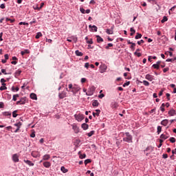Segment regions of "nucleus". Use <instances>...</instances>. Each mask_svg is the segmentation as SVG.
I'll return each instance as SVG.
<instances>
[{
    "label": "nucleus",
    "instance_id": "obj_1",
    "mask_svg": "<svg viewBox=\"0 0 176 176\" xmlns=\"http://www.w3.org/2000/svg\"><path fill=\"white\" fill-rule=\"evenodd\" d=\"M123 141H125V142H133V136L130 135V133L126 132L123 138Z\"/></svg>",
    "mask_w": 176,
    "mask_h": 176
},
{
    "label": "nucleus",
    "instance_id": "obj_2",
    "mask_svg": "<svg viewBox=\"0 0 176 176\" xmlns=\"http://www.w3.org/2000/svg\"><path fill=\"white\" fill-rule=\"evenodd\" d=\"M67 91H72V93L76 94L79 90H80V87L78 85H74L72 90H68V88H66Z\"/></svg>",
    "mask_w": 176,
    "mask_h": 176
},
{
    "label": "nucleus",
    "instance_id": "obj_3",
    "mask_svg": "<svg viewBox=\"0 0 176 176\" xmlns=\"http://www.w3.org/2000/svg\"><path fill=\"white\" fill-rule=\"evenodd\" d=\"M94 91H96V88L94 87H91L88 89L87 92H86V95L93 96V94H94Z\"/></svg>",
    "mask_w": 176,
    "mask_h": 176
},
{
    "label": "nucleus",
    "instance_id": "obj_4",
    "mask_svg": "<svg viewBox=\"0 0 176 176\" xmlns=\"http://www.w3.org/2000/svg\"><path fill=\"white\" fill-rule=\"evenodd\" d=\"M74 118L78 122H82L85 119V116L83 114H76L74 115Z\"/></svg>",
    "mask_w": 176,
    "mask_h": 176
},
{
    "label": "nucleus",
    "instance_id": "obj_5",
    "mask_svg": "<svg viewBox=\"0 0 176 176\" xmlns=\"http://www.w3.org/2000/svg\"><path fill=\"white\" fill-rule=\"evenodd\" d=\"M19 157H20V155H19V154H17V153L14 154L12 155V161L14 163H19Z\"/></svg>",
    "mask_w": 176,
    "mask_h": 176
},
{
    "label": "nucleus",
    "instance_id": "obj_6",
    "mask_svg": "<svg viewBox=\"0 0 176 176\" xmlns=\"http://www.w3.org/2000/svg\"><path fill=\"white\" fill-rule=\"evenodd\" d=\"M58 97L60 100H63V98H65V97H67V92L63 91L59 93Z\"/></svg>",
    "mask_w": 176,
    "mask_h": 176
},
{
    "label": "nucleus",
    "instance_id": "obj_7",
    "mask_svg": "<svg viewBox=\"0 0 176 176\" xmlns=\"http://www.w3.org/2000/svg\"><path fill=\"white\" fill-rule=\"evenodd\" d=\"M155 76H153V75L151 74H146L145 76V79H146L147 80H149V82H152V80H153L155 78Z\"/></svg>",
    "mask_w": 176,
    "mask_h": 176
},
{
    "label": "nucleus",
    "instance_id": "obj_8",
    "mask_svg": "<svg viewBox=\"0 0 176 176\" xmlns=\"http://www.w3.org/2000/svg\"><path fill=\"white\" fill-rule=\"evenodd\" d=\"M32 156L33 157H39V156H41V154L38 151H32Z\"/></svg>",
    "mask_w": 176,
    "mask_h": 176
},
{
    "label": "nucleus",
    "instance_id": "obj_9",
    "mask_svg": "<svg viewBox=\"0 0 176 176\" xmlns=\"http://www.w3.org/2000/svg\"><path fill=\"white\" fill-rule=\"evenodd\" d=\"M168 114L169 115V116H175L176 111L175 109H172L168 111Z\"/></svg>",
    "mask_w": 176,
    "mask_h": 176
},
{
    "label": "nucleus",
    "instance_id": "obj_10",
    "mask_svg": "<svg viewBox=\"0 0 176 176\" xmlns=\"http://www.w3.org/2000/svg\"><path fill=\"white\" fill-rule=\"evenodd\" d=\"M107 68L108 67L105 65L100 66V74H103V72H105Z\"/></svg>",
    "mask_w": 176,
    "mask_h": 176
},
{
    "label": "nucleus",
    "instance_id": "obj_11",
    "mask_svg": "<svg viewBox=\"0 0 176 176\" xmlns=\"http://www.w3.org/2000/svg\"><path fill=\"white\" fill-rule=\"evenodd\" d=\"M72 129L76 133V134H78V133H79V127H78V126L73 124Z\"/></svg>",
    "mask_w": 176,
    "mask_h": 176
},
{
    "label": "nucleus",
    "instance_id": "obj_12",
    "mask_svg": "<svg viewBox=\"0 0 176 176\" xmlns=\"http://www.w3.org/2000/svg\"><path fill=\"white\" fill-rule=\"evenodd\" d=\"M153 146H149L145 149V152H149V153H151V152H153Z\"/></svg>",
    "mask_w": 176,
    "mask_h": 176
},
{
    "label": "nucleus",
    "instance_id": "obj_13",
    "mask_svg": "<svg viewBox=\"0 0 176 176\" xmlns=\"http://www.w3.org/2000/svg\"><path fill=\"white\" fill-rule=\"evenodd\" d=\"M101 112V110L100 109H96V112H93V116L94 118H96V116H100V113Z\"/></svg>",
    "mask_w": 176,
    "mask_h": 176
},
{
    "label": "nucleus",
    "instance_id": "obj_14",
    "mask_svg": "<svg viewBox=\"0 0 176 176\" xmlns=\"http://www.w3.org/2000/svg\"><path fill=\"white\" fill-rule=\"evenodd\" d=\"M106 32L108 35H112L113 34V27H111V29L106 30Z\"/></svg>",
    "mask_w": 176,
    "mask_h": 176
},
{
    "label": "nucleus",
    "instance_id": "obj_15",
    "mask_svg": "<svg viewBox=\"0 0 176 176\" xmlns=\"http://www.w3.org/2000/svg\"><path fill=\"white\" fill-rule=\"evenodd\" d=\"M43 165L44 166V167H45L46 168H49V167H50V166H52V164L49 162H44L43 163Z\"/></svg>",
    "mask_w": 176,
    "mask_h": 176
},
{
    "label": "nucleus",
    "instance_id": "obj_16",
    "mask_svg": "<svg viewBox=\"0 0 176 176\" xmlns=\"http://www.w3.org/2000/svg\"><path fill=\"white\" fill-rule=\"evenodd\" d=\"M96 41L98 43H101V42H104V39L98 35H96Z\"/></svg>",
    "mask_w": 176,
    "mask_h": 176
},
{
    "label": "nucleus",
    "instance_id": "obj_17",
    "mask_svg": "<svg viewBox=\"0 0 176 176\" xmlns=\"http://www.w3.org/2000/svg\"><path fill=\"white\" fill-rule=\"evenodd\" d=\"M1 87H0L1 91H3V90H7L8 87H6V83H2Z\"/></svg>",
    "mask_w": 176,
    "mask_h": 176
},
{
    "label": "nucleus",
    "instance_id": "obj_18",
    "mask_svg": "<svg viewBox=\"0 0 176 176\" xmlns=\"http://www.w3.org/2000/svg\"><path fill=\"white\" fill-rule=\"evenodd\" d=\"M161 124H162V126H167V124H168V120H167V119L163 120L161 122Z\"/></svg>",
    "mask_w": 176,
    "mask_h": 176
},
{
    "label": "nucleus",
    "instance_id": "obj_19",
    "mask_svg": "<svg viewBox=\"0 0 176 176\" xmlns=\"http://www.w3.org/2000/svg\"><path fill=\"white\" fill-rule=\"evenodd\" d=\"M98 105H100V103L98 102V100H94L92 102V106L93 107H98Z\"/></svg>",
    "mask_w": 176,
    "mask_h": 176
},
{
    "label": "nucleus",
    "instance_id": "obj_20",
    "mask_svg": "<svg viewBox=\"0 0 176 176\" xmlns=\"http://www.w3.org/2000/svg\"><path fill=\"white\" fill-rule=\"evenodd\" d=\"M81 127L83 129V130H87L89 129V124L83 123L82 124Z\"/></svg>",
    "mask_w": 176,
    "mask_h": 176
},
{
    "label": "nucleus",
    "instance_id": "obj_21",
    "mask_svg": "<svg viewBox=\"0 0 176 176\" xmlns=\"http://www.w3.org/2000/svg\"><path fill=\"white\" fill-rule=\"evenodd\" d=\"M24 163H26L28 166H34V163L30 160H23Z\"/></svg>",
    "mask_w": 176,
    "mask_h": 176
},
{
    "label": "nucleus",
    "instance_id": "obj_22",
    "mask_svg": "<svg viewBox=\"0 0 176 176\" xmlns=\"http://www.w3.org/2000/svg\"><path fill=\"white\" fill-rule=\"evenodd\" d=\"M111 108H113V109L116 108L117 107H118V102H112L111 104Z\"/></svg>",
    "mask_w": 176,
    "mask_h": 176
},
{
    "label": "nucleus",
    "instance_id": "obj_23",
    "mask_svg": "<svg viewBox=\"0 0 176 176\" xmlns=\"http://www.w3.org/2000/svg\"><path fill=\"white\" fill-rule=\"evenodd\" d=\"M30 98H32V100H38V98L36 97V94L34 93L30 94Z\"/></svg>",
    "mask_w": 176,
    "mask_h": 176
},
{
    "label": "nucleus",
    "instance_id": "obj_24",
    "mask_svg": "<svg viewBox=\"0 0 176 176\" xmlns=\"http://www.w3.org/2000/svg\"><path fill=\"white\" fill-rule=\"evenodd\" d=\"M49 159H50V155L46 154L43 157V160H49Z\"/></svg>",
    "mask_w": 176,
    "mask_h": 176
},
{
    "label": "nucleus",
    "instance_id": "obj_25",
    "mask_svg": "<svg viewBox=\"0 0 176 176\" xmlns=\"http://www.w3.org/2000/svg\"><path fill=\"white\" fill-rule=\"evenodd\" d=\"M80 159H85L86 157V155L82 154L80 151L78 152Z\"/></svg>",
    "mask_w": 176,
    "mask_h": 176
},
{
    "label": "nucleus",
    "instance_id": "obj_26",
    "mask_svg": "<svg viewBox=\"0 0 176 176\" xmlns=\"http://www.w3.org/2000/svg\"><path fill=\"white\" fill-rule=\"evenodd\" d=\"M2 114L3 116H12V113L9 111L3 112Z\"/></svg>",
    "mask_w": 176,
    "mask_h": 176
},
{
    "label": "nucleus",
    "instance_id": "obj_27",
    "mask_svg": "<svg viewBox=\"0 0 176 176\" xmlns=\"http://www.w3.org/2000/svg\"><path fill=\"white\" fill-rule=\"evenodd\" d=\"M30 51L28 50H25L24 51L21 52V56H24V54H28Z\"/></svg>",
    "mask_w": 176,
    "mask_h": 176
},
{
    "label": "nucleus",
    "instance_id": "obj_28",
    "mask_svg": "<svg viewBox=\"0 0 176 176\" xmlns=\"http://www.w3.org/2000/svg\"><path fill=\"white\" fill-rule=\"evenodd\" d=\"M130 31H131V36H133V35H134V34H135V30H134V28H130Z\"/></svg>",
    "mask_w": 176,
    "mask_h": 176
},
{
    "label": "nucleus",
    "instance_id": "obj_29",
    "mask_svg": "<svg viewBox=\"0 0 176 176\" xmlns=\"http://www.w3.org/2000/svg\"><path fill=\"white\" fill-rule=\"evenodd\" d=\"M22 123L21 122H19L18 123H16L14 124V126H16V127H17V129H20L22 126Z\"/></svg>",
    "mask_w": 176,
    "mask_h": 176
},
{
    "label": "nucleus",
    "instance_id": "obj_30",
    "mask_svg": "<svg viewBox=\"0 0 176 176\" xmlns=\"http://www.w3.org/2000/svg\"><path fill=\"white\" fill-rule=\"evenodd\" d=\"M19 97H20L19 94L13 95V98H12L13 101H17V98H19Z\"/></svg>",
    "mask_w": 176,
    "mask_h": 176
},
{
    "label": "nucleus",
    "instance_id": "obj_31",
    "mask_svg": "<svg viewBox=\"0 0 176 176\" xmlns=\"http://www.w3.org/2000/svg\"><path fill=\"white\" fill-rule=\"evenodd\" d=\"M95 133V131H91L89 133H87V135H88L89 137H91L92 135H94Z\"/></svg>",
    "mask_w": 176,
    "mask_h": 176
},
{
    "label": "nucleus",
    "instance_id": "obj_32",
    "mask_svg": "<svg viewBox=\"0 0 176 176\" xmlns=\"http://www.w3.org/2000/svg\"><path fill=\"white\" fill-rule=\"evenodd\" d=\"M168 137H170V136L164 135V134H162L160 135V138H162V140H167V138H168Z\"/></svg>",
    "mask_w": 176,
    "mask_h": 176
},
{
    "label": "nucleus",
    "instance_id": "obj_33",
    "mask_svg": "<svg viewBox=\"0 0 176 176\" xmlns=\"http://www.w3.org/2000/svg\"><path fill=\"white\" fill-rule=\"evenodd\" d=\"M141 38H142V34H140V33H137V35L135 36V39H141Z\"/></svg>",
    "mask_w": 176,
    "mask_h": 176
},
{
    "label": "nucleus",
    "instance_id": "obj_34",
    "mask_svg": "<svg viewBox=\"0 0 176 176\" xmlns=\"http://www.w3.org/2000/svg\"><path fill=\"white\" fill-rule=\"evenodd\" d=\"M60 170L63 171L64 173H68V169L65 168V166H62V167L60 168Z\"/></svg>",
    "mask_w": 176,
    "mask_h": 176
},
{
    "label": "nucleus",
    "instance_id": "obj_35",
    "mask_svg": "<svg viewBox=\"0 0 176 176\" xmlns=\"http://www.w3.org/2000/svg\"><path fill=\"white\" fill-rule=\"evenodd\" d=\"M75 53H76V54L77 56H83V54H82L81 52H80L79 50H76V51L75 52Z\"/></svg>",
    "mask_w": 176,
    "mask_h": 176
},
{
    "label": "nucleus",
    "instance_id": "obj_36",
    "mask_svg": "<svg viewBox=\"0 0 176 176\" xmlns=\"http://www.w3.org/2000/svg\"><path fill=\"white\" fill-rule=\"evenodd\" d=\"M164 107H166V104L163 103L160 107V110L162 111V112H164Z\"/></svg>",
    "mask_w": 176,
    "mask_h": 176
},
{
    "label": "nucleus",
    "instance_id": "obj_37",
    "mask_svg": "<svg viewBox=\"0 0 176 176\" xmlns=\"http://www.w3.org/2000/svg\"><path fill=\"white\" fill-rule=\"evenodd\" d=\"M42 36V33L41 32H38L35 36L36 39H39L40 37Z\"/></svg>",
    "mask_w": 176,
    "mask_h": 176
},
{
    "label": "nucleus",
    "instance_id": "obj_38",
    "mask_svg": "<svg viewBox=\"0 0 176 176\" xmlns=\"http://www.w3.org/2000/svg\"><path fill=\"white\" fill-rule=\"evenodd\" d=\"M84 163L85 166H87V164H89V163H91V160L90 159L85 160Z\"/></svg>",
    "mask_w": 176,
    "mask_h": 176
},
{
    "label": "nucleus",
    "instance_id": "obj_39",
    "mask_svg": "<svg viewBox=\"0 0 176 176\" xmlns=\"http://www.w3.org/2000/svg\"><path fill=\"white\" fill-rule=\"evenodd\" d=\"M167 20H168V19L167 18V16H164L162 19V20L161 21V23H166V21H167Z\"/></svg>",
    "mask_w": 176,
    "mask_h": 176
},
{
    "label": "nucleus",
    "instance_id": "obj_40",
    "mask_svg": "<svg viewBox=\"0 0 176 176\" xmlns=\"http://www.w3.org/2000/svg\"><path fill=\"white\" fill-rule=\"evenodd\" d=\"M141 83H143L144 86H149V82L146 80H143V82H141Z\"/></svg>",
    "mask_w": 176,
    "mask_h": 176
},
{
    "label": "nucleus",
    "instance_id": "obj_41",
    "mask_svg": "<svg viewBox=\"0 0 176 176\" xmlns=\"http://www.w3.org/2000/svg\"><path fill=\"white\" fill-rule=\"evenodd\" d=\"M113 46V44L112 43H109L107 45V46L105 47V49H107V50H109V47H112Z\"/></svg>",
    "mask_w": 176,
    "mask_h": 176
},
{
    "label": "nucleus",
    "instance_id": "obj_42",
    "mask_svg": "<svg viewBox=\"0 0 176 176\" xmlns=\"http://www.w3.org/2000/svg\"><path fill=\"white\" fill-rule=\"evenodd\" d=\"M15 74H16V76H20V75L21 74V70H20V69L16 70Z\"/></svg>",
    "mask_w": 176,
    "mask_h": 176
},
{
    "label": "nucleus",
    "instance_id": "obj_43",
    "mask_svg": "<svg viewBox=\"0 0 176 176\" xmlns=\"http://www.w3.org/2000/svg\"><path fill=\"white\" fill-rule=\"evenodd\" d=\"M12 117L17 118V111L16 110H15L12 112Z\"/></svg>",
    "mask_w": 176,
    "mask_h": 176
},
{
    "label": "nucleus",
    "instance_id": "obj_44",
    "mask_svg": "<svg viewBox=\"0 0 176 176\" xmlns=\"http://www.w3.org/2000/svg\"><path fill=\"white\" fill-rule=\"evenodd\" d=\"M157 134H160V133H162V126H157Z\"/></svg>",
    "mask_w": 176,
    "mask_h": 176
},
{
    "label": "nucleus",
    "instance_id": "obj_45",
    "mask_svg": "<svg viewBox=\"0 0 176 176\" xmlns=\"http://www.w3.org/2000/svg\"><path fill=\"white\" fill-rule=\"evenodd\" d=\"M153 68H155V69H159L160 68V66H159V65L153 64Z\"/></svg>",
    "mask_w": 176,
    "mask_h": 176
},
{
    "label": "nucleus",
    "instance_id": "obj_46",
    "mask_svg": "<svg viewBox=\"0 0 176 176\" xmlns=\"http://www.w3.org/2000/svg\"><path fill=\"white\" fill-rule=\"evenodd\" d=\"M134 55L138 56V57H141V56H142L141 53L137 52H134Z\"/></svg>",
    "mask_w": 176,
    "mask_h": 176
},
{
    "label": "nucleus",
    "instance_id": "obj_47",
    "mask_svg": "<svg viewBox=\"0 0 176 176\" xmlns=\"http://www.w3.org/2000/svg\"><path fill=\"white\" fill-rule=\"evenodd\" d=\"M169 141H170V142H172V144H174V142H175V138H170L169 139Z\"/></svg>",
    "mask_w": 176,
    "mask_h": 176
},
{
    "label": "nucleus",
    "instance_id": "obj_48",
    "mask_svg": "<svg viewBox=\"0 0 176 176\" xmlns=\"http://www.w3.org/2000/svg\"><path fill=\"white\" fill-rule=\"evenodd\" d=\"M80 12H81L82 14H85V13H86V10H85L83 8H80Z\"/></svg>",
    "mask_w": 176,
    "mask_h": 176
},
{
    "label": "nucleus",
    "instance_id": "obj_49",
    "mask_svg": "<svg viewBox=\"0 0 176 176\" xmlns=\"http://www.w3.org/2000/svg\"><path fill=\"white\" fill-rule=\"evenodd\" d=\"M1 72H2V74H3L4 75H9V74L6 73V69H1Z\"/></svg>",
    "mask_w": 176,
    "mask_h": 176
},
{
    "label": "nucleus",
    "instance_id": "obj_50",
    "mask_svg": "<svg viewBox=\"0 0 176 176\" xmlns=\"http://www.w3.org/2000/svg\"><path fill=\"white\" fill-rule=\"evenodd\" d=\"M129 85H130V81L124 82L122 86L123 87H126V86H129Z\"/></svg>",
    "mask_w": 176,
    "mask_h": 176
},
{
    "label": "nucleus",
    "instance_id": "obj_51",
    "mask_svg": "<svg viewBox=\"0 0 176 176\" xmlns=\"http://www.w3.org/2000/svg\"><path fill=\"white\" fill-rule=\"evenodd\" d=\"M87 43H89V45H93V39L91 38L90 40L87 41Z\"/></svg>",
    "mask_w": 176,
    "mask_h": 176
},
{
    "label": "nucleus",
    "instance_id": "obj_52",
    "mask_svg": "<svg viewBox=\"0 0 176 176\" xmlns=\"http://www.w3.org/2000/svg\"><path fill=\"white\" fill-rule=\"evenodd\" d=\"M20 101L21 105H24V104H25V100H24V98H22Z\"/></svg>",
    "mask_w": 176,
    "mask_h": 176
},
{
    "label": "nucleus",
    "instance_id": "obj_53",
    "mask_svg": "<svg viewBox=\"0 0 176 176\" xmlns=\"http://www.w3.org/2000/svg\"><path fill=\"white\" fill-rule=\"evenodd\" d=\"M19 25H28V23L20 22Z\"/></svg>",
    "mask_w": 176,
    "mask_h": 176
},
{
    "label": "nucleus",
    "instance_id": "obj_54",
    "mask_svg": "<svg viewBox=\"0 0 176 176\" xmlns=\"http://www.w3.org/2000/svg\"><path fill=\"white\" fill-rule=\"evenodd\" d=\"M92 30H94V31H95V32H97V30H98L97 26L93 25V26H92Z\"/></svg>",
    "mask_w": 176,
    "mask_h": 176
},
{
    "label": "nucleus",
    "instance_id": "obj_55",
    "mask_svg": "<svg viewBox=\"0 0 176 176\" xmlns=\"http://www.w3.org/2000/svg\"><path fill=\"white\" fill-rule=\"evenodd\" d=\"M12 91H14V90H16V91H19V87L14 88V87H12Z\"/></svg>",
    "mask_w": 176,
    "mask_h": 176
},
{
    "label": "nucleus",
    "instance_id": "obj_56",
    "mask_svg": "<svg viewBox=\"0 0 176 176\" xmlns=\"http://www.w3.org/2000/svg\"><path fill=\"white\" fill-rule=\"evenodd\" d=\"M135 46V43H132L131 45V49H132L133 50H134V47Z\"/></svg>",
    "mask_w": 176,
    "mask_h": 176
},
{
    "label": "nucleus",
    "instance_id": "obj_57",
    "mask_svg": "<svg viewBox=\"0 0 176 176\" xmlns=\"http://www.w3.org/2000/svg\"><path fill=\"white\" fill-rule=\"evenodd\" d=\"M144 43V40H140V41H138V45H142V43Z\"/></svg>",
    "mask_w": 176,
    "mask_h": 176
},
{
    "label": "nucleus",
    "instance_id": "obj_58",
    "mask_svg": "<svg viewBox=\"0 0 176 176\" xmlns=\"http://www.w3.org/2000/svg\"><path fill=\"white\" fill-rule=\"evenodd\" d=\"M99 98H104L105 97V95L104 94H101L98 96Z\"/></svg>",
    "mask_w": 176,
    "mask_h": 176
},
{
    "label": "nucleus",
    "instance_id": "obj_59",
    "mask_svg": "<svg viewBox=\"0 0 176 176\" xmlns=\"http://www.w3.org/2000/svg\"><path fill=\"white\" fill-rule=\"evenodd\" d=\"M168 67H166V68H164V69H163V72L164 73V74H166V72H168Z\"/></svg>",
    "mask_w": 176,
    "mask_h": 176
},
{
    "label": "nucleus",
    "instance_id": "obj_60",
    "mask_svg": "<svg viewBox=\"0 0 176 176\" xmlns=\"http://www.w3.org/2000/svg\"><path fill=\"white\" fill-rule=\"evenodd\" d=\"M30 137H31L32 138H35V132L32 133L30 134Z\"/></svg>",
    "mask_w": 176,
    "mask_h": 176
},
{
    "label": "nucleus",
    "instance_id": "obj_61",
    "mask_svg": "<svg viewBox=\"0 0 176 176\" xmlns=\"http://www.w3.org/2000/svg\"><path fill=\"white\" fill-rule=\"evenodd\" d=\"M0 8H1V9H5V8H6L5 6V3L0 5Z\"/></svg>",
    "mask_w": 176,
    "mask_h": 176
},
{
    "label": "nucleus",
    "instance_id": "obj_62",
    "mask_svg": "<svg viewBox=\"0 0 176 176\" xmlns=\"http://www.w3.org/2000/svg\"><path fill=\"white\" fill-rule=\"evenodd\" d=\"M69 90H72V89H74V85H72V84H69Z\"/></svg>",
    "mask_w": 176,
    "mask_h": 176
},
{
    "label": "nucleus",
    "instance_id": "obj_63",
    "mask_svg": "<svg viewBox=\"0 0 176 176\" xmlns=\"http://www.w3.org/2000/svg\"><path fill=\"white\" fill-rule=\"evenodd\" d=\"M0 82H1V83L2 85V83H5L6 82V80H5L4 78H1Z\"/></svg>",
    "mask_w": 176,
    "mask_h": 176
},
{
    "label": "nucleus",
    "instance_id": "obj_64",
    "mask_svg": "<svg viewBox=\"0 0 176 176\" xmlns=\"http://www.w3.org/2000/svg\"><path fill=\"white\" fill-rule=\"evenodd\" d=\"M86 82V78H81V83H85Z\"/></svg>",
    "mask_w": 176,
    "mask_h": 176
}]
</instances>
